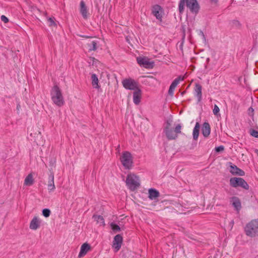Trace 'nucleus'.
Masks as SVG:
<instances>
[{
  "label": "nucleus",
  "mask_w": 258,
  "mask_h": 258,
  "mask_svg": "<svg viewBox=\"0 0 258 258\" xmlns=\"http://www.w3.org/2000/svg\"><path fill=\"white\" fill-rule=\"evenodd\" d=\"M181 80H183V78L181 76L178 77L172 82L170 86L175 89Z\"/></svg>",
  "instance_id": "nucleus-26"
},
{
  "label": "nucleus",
  "mask_w": 258,
  "mask_h": 258,
  "mask_svg": "<svg viewBox=\"0 0 258 258\" xmlns=\"http://www.w3.org/2000/svg\"><path fill=\"white\" fill-rule=\"evenodd\" d=\"M137 62L140 66L144 67L146 68H153L154 67V62L150 61L146 57H139L137 58Z\"/></svg>",
  "instance_id": "nucleus-9"
},
{
  "label": "nucleus",
  "mask_w": 258,
  "mask_h": 258,
  "mask_svg": "<svg viewBox=\"0 0 258 258\" xmlns=\"http://www.w3.org/2000/svg\"><path fill=\"white\" fill-rule=\"evenodd\" d=\"M126 184L131 190H135L140 185L139 177L134 174L127 175Z\"/></svg>",
  "instance_id": "nucleus-3"
},
{
  "label": "nucleus",
  "mask_w": 258,
  "mask_h": 258,
  "mask_svg": "<svg viewBox=\"0 0 258 258\" xmlns=\"http://www.w3.org/2000/svg\"><path fill=\"white\" fill-rule=\"evenodd\" d=\"M231 202L232 206L234 207L237 211H239L241 208V204L239 199L237 197H233L231 198Z\"/></svg>",
  "instance_id": "nucleus-18"
},
{
  "label": "nucleus",
  "mask_w": 258,
  "mask_h": 258,
  "mask_svg": "<svg viewBox=\"0 0 258 258\" xmlns=\"http://www.w3.org/2000/svg\"><path fill=\"white\" fill-rule=\"evenodd\" d=\"M122 84L125 89L134 91L140 88L139 83L131 78L124 79L122 81Z\"/></svg>",
  "instance_id": "nucleus-6"
},
{
  "label": "nucleus",
  "mask_w": 258,
  "mask_h": 258,
  "mask_svg": "<svg viewBox=\"0 0 258 258\" xmlns=\"http://www.w3.org/2000/svg\"><path fill=\"white\" fill-rule=\"evenodd\" d=\"M224 147L223 146H220L217 147L215 149V151L216 152H220L224 151Z\"/></svg>",
  "instance_id": "nucleus-36"
},
{
  "label": "nucleus",
  "mask_w": 258,
  "mask_h": 258,
  "mask_svg": "<svg viewBox=\"0 0 258 258\" xmlns=\"http://www.w3.org/2000/svg\"><path fill=\"white\" fill-rule=\"evenodd\" d=\"M229 184L231 187L234 188L240 187L244 189L248 190L249 187L246 181L241 177H231L229 180Z\"/></svg>",
  "instance_id": "nucleus-4"
},
{
  "label": "nucleus",
  "mask_w": 258,
  "mask_h": 258,
  "mask_svg": "<svg viewBox=\"0 0 258 258\" xmlns=\"http://www.w3.org/2000/svg\"><path fill=\"white\" fill-rule=\"evenodd\" d=\"M142 91L140 88L133 92V101L136 105H138L141 102Z\"/></svg>",
  "instance_id": "nucleus-14"
},
{
  "label": "nucleus",
  "mask_w": 258,
  "mask_h": 258,
  "mask_svg": "<svg viewBox=\"0 0 258 258\" xmlns=\"http://www.w3.org/2000/svg\"><path fill=\"white\" fill-rule=\"evenodd\" d=\"M80 13L84 19L87 18L88 10L84 1H82L80 3Z\"/></svg>",
  "instance_id": "nucleus-21"
},
{
  "label": "nucleus",
  "mask_w": 258,
  "mask_h": 258,
  "mask_svg": "<svg viewBox=\"0 0 258 258\" xmlns=\"http://www.w3.org/2000/svg\"><path fill=\"white\" fill-rule=\"evenodd\" d=\"M122 164L125 169H130L133 165V158L131 154L127 151L124 152L120 157Z\"/></svg>",
  "instance_id": "nucleus-5"
},
{
  "label": "nucleus",
  "mask_w": 258,
  "mask_h": 258,
  "mask_svg": "<svg viewBox=\"0 0 258 258\" xmlns=\"http://www.w3.org/2000/svg\"><path fill=\"white\" fill-rule=\"evenodd\" d=\"M56 163V160L54 158H51L49 160V166L53 167L55 166Z\"/></svg>",
  "instance_id": "nucleus-37"
},
{
  "label": "nucleus",
  "mask_w": 258,
  "mask_h": 258,
  "mask_svg": "<svg viewBox=\"0 0 258 258\" xmlns=\"http://www.w3.org/2000/svg\"><path fill=\"white\" fill-rule=\"evenodd\" d=\"M202 134L204 137H208L211 132V127L209 123L207 122H205L202 126Z\"/></svg>",
  "instance_id": "nucleus-16"
},
{
  "label": "nucleus",
  "mask_w": 258,
  "mask_h": 258,
  "mask_svg": "<svg viewBox=\"0 0 258 258\" xmlns=\"http://www.w3.org/2000/svg\"><path fill=\"white\" fill-rule=\"evenodd\" d=\"M209 60H210V58H207V61H209Z\"/></svg>",
  "instance_id": "nucleus-43"
},
{
  "label": "nucleus",
  "mask_w": 258,
  "mask_h": 258,
  "mask_svg": "<svg viewBox=\"0 0 258 258\" xmlns=\"http://www.w3.org/2000/svg\"><path fill=\"white\" fill-rule=\"evenodd\" d=\"M186 4V0H180L178 5V10L180 13H182Z\"/></svg>",
  "instance_id": "nucleus-27"
},
{
  "label": "nucleus",
  "mask_w": 258,
  "mask_h": 258,
  "mask_svg": "<svg viewBox=\"0 0 258 258\" xmlns=\"http://www.w3.org/2000/svg\"><path fill=\"white\" fill-rule=\"evenodd\" d=\"M212 2H214L215 3L217 2V0H211Z\"/></svg>",
  "instance_id": "nucleus-42"
},
{
  "label": "nucleus",
  "mask_w": 258,
  "mask_h": 258,
  "mask_svg": "<svg viewBox=\"0 0 258 258\" xmlns=\"http://www.w3.org/2000/svg\"><path fill=\"white\" fill-rule=\"evenodd\" d=\"M1 20L4 22L5 23H7L9 22V19L5 16V15H2L1 17Z\"/></svg>",
  "instance_id": "nucleus-38"
},
{
  "label": "nucleus",
  "mask_w": 258,
  "mask_h": 258,
  "mask_svg": "<svg viewBox=\"0 0 258 258\" xmlns=\"http://www.w3.org/2000/svg\"><path fill=\"white\" fill-rule=\"evenodd\" d=\"M48 190L49 192L53 191L55 186L54 182V173L52 171V168L49 169V173L48 175V184H47Z\"/></svg>",
  "instance_id": "nucleus-10"
},
{
  "label": "nucleus",
  "mask_w": 258,
  "mask_h": 258,
  "mask_svg": "<svg viewBox=\"0 0 258 258\" xmlns=\"http://www.w3.org/2000/svg\"><path fill=\"white\" fill-rule=\"evenodd\" d=\"M230 163V172L232 175H236L239 176H243L245 174V172L242 169L239 168L237 166L232 164L231 163Z\"/></svg>",
  "instance_id": "nucleus-13"
},
{
  "label": "nucleus",
  "mask_w": 258,
  "mask_h": 258,
  "mask_svg": "<svg viewBox=\"0 0 258 258\" xmlns=\"http://www.w3.org/2000/svg\"><path fill=\"white\" fill-rule=\"evenodd\" d=\"M91 80H92V85L94 88L99 89L100 88V86L98 85V79L97 75L95 74H93L91 76Z\"/></svg>",
  "instance_id": "nucleus-23"
},
{
  "label": "nucleus",
  "mask_w": 258,
  "mask_h": 258,
  "mask_svg": "<svg viewBox=\"0 0 258 258\" xmlns=\"http://www.w3.org/2000/svg\"><path fill=\"white\" fill-rule=\"evenodd\" d=\"M40 226V221L37 217H34L30 222L29 227L32 230H36Z\"/></svg>",
  "instance_id": "nucleus-17"
},
{
  "label": "nucleus",
  "mask_w": 258,
  "mask_h": 258,
  "mask_svg": "<svg viewBox=\"0 0 258 258\" xmlns=\"http://www.w3.org/2000/svg\"><path fill=\"white\" fill-rule=\"evenodd\" d=\"M90 248L91 246L88 243H83L81 247V249L78 257L80 258L85 256L87 254V252L90 249Z\"/></svg>",
  "instance_id": "nucleus-15"
},
{
  "label": "nucleus",
  "mask_w": 258,
  "mask_h": 258,
  "mask_svg": "<svg viewBox=\"0 0 258 258\" xmlns=\"http://www.w3.org/2000/svg\"><path fill=\"white\" fill-rule=\"evenodd\" d=\"M171 121L167 120L166 121V125L164 128V133L165 134L166 138L168 140H176L177 136H175L173 130L171 128Z\"/></svg>",
  "instance_id": "nucleus-7"
},
{
  "label": "nucleus",
  "mask_w": 258,
  "mask_h": 258,
  "mask_svg": "<svg viewBox=\"0 0 258 258\" xmlns=\"http://www.w3.org/2000/svg\"><path fill=\"white\" fill-rule=\"evenodd\" d=\"M232 26L236 29H240L241 27V24L237 20H233L231 21Z\"/></svg>",
  "instance_id": "nucleus-28"
},
{
  "label": "nucleus",
  "mask_w": 258,
  "mask_h": 258,
  "mask_svg": "<svg viewBox=\"0 0 258 258\" xmlns=\"http://www.w3.org/2000/svg\"><path fill=\"white\" fill-rule=\"evenodd\" d=\"M186 6L192 13L197 14L199 12L200 7L197 0H186Z\"/></svg>",
  "instance_id": "nucleus-8"
},
{
  "label": "nucleus",
  "mask_w": 258,
  "mask_h": 258,
  "mask_svg": "<svg viewBox=\"0 0 258 258\" xmlns=\"http://www.w3.org/2000/svg\"><path fill=\"white\" fill-rule=\"evenodd\" d=\"M181 127L182 126L180 124H178L175 126L174 130H173L175 136H178V134L181 133Z\"/></svg>",
  "instance_id": "nucleus-30"
},
{
  "label": "nucleus",
  "mask_w": 258,
  "mask_h": 258,
  "mask_svg": "<svg viewBox=\"0 0 258 258\" xmlns=\"http://www.w3.org/2000/svg\"><path fill=\"white\" fill-rule=\"evenodd\" d=\"M162 10V7L158 5H154L152 9V14L160 21H161L162 19L161 15Z\"/></svg>",
  "instance_id": "nucleus-11"
},
{
  "label": "nucleus",
  "mask_w": 258,
  "mask_h": 258,
  "mask_svg": "<svg viewBox=\"0 0 258 258\" xmlns=\"http://www.w3.org/2000/svg\"><path fill=\"white\" fill-rule=\"evenodd\" d=\"M50 210L49 209H44L42 210V215L44 217L47 218L50 216Z\"/></svg>",
  "instance_id": "nucleus-33"
},
{
  "label": "nucleus",
  "mask_w": 258,
  "mask_h": 258,
  "mask_svg": "<svg viewBox=\"0 0 258 258\" xmlns=\"http://www.w3.org/2000/svg\"><path fill=\"white\" fill-rule=\"evenodd\" d=\"M250 133L252 137L258 138V132L257 131L252 129L250 130Z\"/></svg>",
  "instance_id": "nucleus-34"
},
{
  "label": "nucleus",
  "mask_w": 258,
  "mask_h": 258,
  "mask_svg": "<svg viewBox=\"0 0 258 258\" xmlns=\"http://www.w3.org/2000/svg\"><path fill=\"white\" fill-rule=\"evenodd\" d=\"M202 86L196 83L195 85V92L196 93V96L198 98V102H200L202 98Z\"/></svg>",
  "instance_id": "nucleus-19"
},
{
  "label": "nucleus",
  "mask_w": 258,
  "mask_h": 258,
  "mask_svg": "<svg viewBox=\"0 0 258 258\" xmlns=\"http://www.w3.org/2000/svg\"><path fill=\"white\" fill-rule=\"evenodd\" d=\"M50 95L52 101L55 105L60 107L64 104V101L61 91L57 85L52 88Z\"/></svg>",
  "instance_id": "nucleus-2"
},
{
  "label": "nucleus",
  "mask_w": 258,
  "mask_h": 258,
  "mask_svg": "<svg viewBox=\"0 0 258 258\" xmlns=\"http://www.w3.org/2000/svg\"><path fill=\"white\" fill-rule=\"evenodd\" d=\"M89 50L90 51H95L97 49V43L95 41H92L91 44L89 45Z\"/></svg>",
  "instance_id": "nucleus-31"
},
{
  "label": "nucleus",
  "mask_w": 258,
  "mask_h": 258,
  "mask_svg": "<svg viewBox=\"0 0 258 258\" xmlns=\"http://www.w3.org/2000/svg\"><path fill=\"white\" fill-rule=\"evenodd\" d=\"M160 196L159 192L155 188H151L149 189V198L153 200Z\"/></svg>",
  "instance_id": "nucleus-20"
},
{
  "label": "nucleus",
  "mask_w": 258,
  "mask_h": 258,
  "mask_svg": "<svg viewBox=\"0 0 258 258\" xmlns=\"http://www.w3.org/2000/svg\"><path fill=\"white\" fill-rule=\"evenodd\" d=\"M200 128V123L199 122H197L196 123L195 126L194 128L193 133H192L193 139L194 140H197V139L198 138L199 135Z\"/></svg>",
  "instance_id": "nucleus-22"
},
{
  "label": "nucleus",
  "mask_w": 258,
  "mask_h": 258,
  "mask_svg": "<svg viewBox=\"0 0 258 258\" xmlns=\"http://www.w3.org/2000/svg\"><path fill=\"white\" fill-rule=\"evenodd\" d=\"M123 241L122 236L120 234H117L114 237L113 241V246L116 251L120 248Z\"/></svg>",
  "instance_id": "nucleus-12"
},
{
  "label": "nucleus",
  "mask_w": 258,
  "mask_h": 258,
  "mask_svg": "<svg viewBox=\"0 0 258 258\" xmlns=\"http://www.w3.org/2000/svg\"><path fill=\"white\" fill-rule=\"evenodd\" d=\"M94 220H95L97 223H99L100 225H105V222L103 217L100 215H94L93 216Z\"/></svg>",
  "instance_id": "nucleus-25"
},
{
  "label": "nucleus",
  "mask_w": 258,
  "mask_h": 258,
  "mask_svg": "<svg viewBox=\"0 0 258 258\" xmlns=\"http://www.w3.org/2000/svg\"><path fill=\"white\" fill-rule=\"evenodd\" d=\"M244 231L245 235L250 238L258 236V219H253L247 223Z\"/></svg>",
  "instance_id": "nucleus-1"
},
{
  "label": "nucleus",
  "mask_w": 258,
  "mask_h": 258,
  "mask_svg": "<svg viewBox=\"0 0 258 258\" xmlns=\"http://www.w3.org/2000/svg\"><path fill=\"white\" fill-rule=\"evenodd\" d=\"M200 34L204 38H205V35L202 31H200Z\"/></svg>",
  "instance_id": "nucleus-41"
},
{
  "label": "nucleus",
  "mask_w": 258,
  "mask_h": 258,
  "mask_svg": "<svg viewBox=\"0 0 258 258\" xmlns=\"http://www.w3.org/2000/svg\"><path fill=\"white\" fill-rule=\"evenodd\" d=\"M110 227H111L112 230L114 232H119L120 231V227L118 225H117L116 224H115L114 223H113V222L111 223Z\"/></svg>",
  "instance_id": "nucleus-29"
},
{
  "label": "nucleus",
  "mask_w": 258,
  "mask_h": 258,
  "mask_svg": "<svg viewBox=\"0 0 258 258\" xmlns=\"http://www.w3.org/2000/svg\"><path fill=\"white\" fill-rule=\"evenodd\" d=\"M48 22L49 23V26H56V24L55 22V18L50 17L48 19Z\"/></svg>",
  "instance_id": "nucleus-32"
},
{
  "label": "nucleus",
  "mask_w": 258,
  "mask_h": 258,
  "mask_svg": "<svg viewBox=\"0 0 258 258\" xmlns=\"http://www.w3.org/2000/svg\"><path fill=\"white\" fill-rule=\"evenodd\" d=\"M34 183V179L31 174H28L25 179L24 184L27 186H30Z\"/></svg>",
  "instance_id": "nucleus-24"
},
{
  "label": "nucleus",
  "mask_w": 258,
  "mask_h": 258,
  "mask_svg": "<svg viewBox=\"0 0 258 258\" xmlns=\"http://www.w3.org/2000/svg\"><path fill=\"white\" fill-rule=\"evenodd\" d=\"M175 89H174L173 88H172L171 87H169V89L168 90V94L169 95L172 96L173 95V93H174V90Z\"/></svg>",
  "instance_id": "nucleus-39"
},
{
  "label": "nucleus",
  "mask_w": 258,
  "mask_h": 258,
  "mask_svg": "<svg viewBox=\"0 0 258 258\" xmlns=\"http://www.w3.org/2000/svg\"><path fill=\"white\" fill-rule=\"evenodd\" d=\"M248 111L249 115H252L253 112L254 111V109H253V108H252L251 107H249L248 109Z\"/></svg>",
  "instance_id": "nucleus-40"
},
{
  "label": "nucleus",
  "mask_w": 258,
  "mask_h": 258,
  "mask_svg": "<svg viewBox=\"0 0 258 258\" xmlns=\"http://www.w3.org/2000/svg\"><path fill=\"white\" fill-rule=\"evenodd\" d=\"M219 111H220V109H219V107L217 105H215L214 108L213 110V113L215 115H217L218 113L219 112Z\"/></svg>",
  "instance_id": "nucleus-35"
}]
</instances>
